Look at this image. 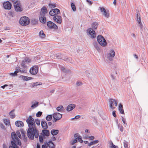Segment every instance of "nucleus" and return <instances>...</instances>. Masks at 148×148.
<instances>
[{
  "mask_svg": "<svg viewBox=\"0 0 148 148\" xmlns=\"http://www.w3.org/2000/svg\"><path fill=\"white\" fill-rule=\"evenodd\" d=\"M111 144H112V145L110 147L111 148H118L117 146H116L114 145H113L112 143Z\"/></svg>",
  "mask_w": 148,
  "mask_h": 148,
  "instance_id": "nucleus-45",
  "label": "nucleus"
},
{
  "mask_svg": "<svg viewBox=\"0 0 148 148\" xmlns=\"http://www.w3.org/2000/svg\"><path fill=\"white\" fill-rule=\"evenodd\" d=\"M35 121V123H36L38 126H39L40 125V121L38 119H36Z\"/></svg>",
  "mask_w": 148,
  "mask_h": 148,
  "instance_id": "nucleus-37",
  "label": "nucleus"
},
{
  "mask_svg": "<svg viewBox=\"0 0 148 148\" xmlns=\"http://www.w3.org/2000/svg\"><path fill=\"white\" fill-rule=\"evenodd\" d=\"M52 125V123L51 122H49L48 123V125L49 126H50Z\"/></svg>",
  "mask_w": 148,
  "mask_h": 148,
  "instance_id": "nucleus-55",
  "label": "nucleus"
},
{
  "mask_svg": "<svg viewBox=\"0 0 148 148\" xmlns=\"http://www.w3.org/2000/svg\"><path fill=\"white\" fill-rule=\"evenodd\" d=\"M113 3L114 5H116V0H114Z\"/></svg>",
  "mask_w": 148,
  "mask_h": 148,
  "instance_id": "nucleus-57",
  "label": "nucleus"
},
{
  "mask_svg": "<svg viewBox=\"0 0 148 148\" xmlns=\"http://www.w3.org/2000/svg\"><path fill=\"white\" fill-rule=\"evenodd\" d=\"M4 123L6 125H10V123L9 121L6 119H3Z\"/></svg>",
  "mask_w": 148,
  "mask_h": 148,
  "instance_id": "nucleus-30",
  "label": "nucleus"
},
{
  "mask_svg": "<svg viewBox=\"0 0 148 148\" xmlns=\"http://www.w3.org/2000/svg\"><path fill=\"white\" fill-rule=\"evenodd\" d=\"M31 62V59L29 58L26 57L22 61L21 63V66L23 68H27V64H29Z\"/></svg>",
  "mask_w": 148,
  "mask_h": 148,
  "instance_id": "nucleus-7",
  "label": "nucleus"
},
{
  "mask_svg": "<svg viewBox=\"0 0 148 148\" xmlns=\"http://www.w3.org/2000/svg\"><path fill=\"white\" fill-rule=\"evenodd\" d=\"M138 23L139 24L140 27V29L141 30H143V29L144 28L143 27V25L141 23V22H140V23Z\"/></svg>",
  "mask_w": 148,
  "mask_h": 148,
  "instance_id": "nucleus-39",
  "label": "nucleus"
},
{
  "mask_svg": "<svg viewBox=\"0 0 148 148\" xmlns=\"http://www.w3.org/2000/svg\"><path fill=\"white\" fill-rule=\"evenodd\" d=\"M8 86V85L7 84H5L3 86H1V88H3V89H4V88L6 87V86Z\"/></svg>",
  "mask_w": 148,
  "mask_h": 148,
  "instance_id": "nucleus-52",
  "label": "nucleus"
},
{
  "mask_svg": "<svg viewBox=\"0 0 148 148\" xmlns=\"http://www.w3.org/2000/svg\"><path fill=\"white\" fill-rule=\"evenodd\" d=\"M44 143L47 144L49 148H55V145L52 141H50L48 143L45 142Z\"/></svg>",
  "mask_w": 148,
  "mask_h": 148,
  "instance_id": "nucleus-19",
  "label": "nucleus"
},
{
  "mask_svg": "<svg viewBox=\"0 0 148 148\" xmlns=\"http://www.w3.org/2000/svg\"><path fill=\"white\" fill-rule=\"evenodd\" d=\"M118 109L121 114H125L124 110L123 109V106L121 103L119 104Z\"/></svg>",
  "mask_w": 148,
  "mask_h": 148,
  "instance_id": "nucleus-22",
  "label": "nucleus"
},
{
  "mask_svg": "<svg viewBox=\"0 0 148 148\" xmlns=\"http://www.w3.org/2000/svg\"><path fill=\"white\" fill-rule=\"evenodd\" d=\"M82 84V83L81 82H77V84L78 86L81 85Z\"/></svg>",
  "mask_w": 148,
  "mask_h": 148,
  "instance_id": "nucleus-49",
  "label": "nucleus"
},
{
  "mask_svg": "<svg viewBox=\"0 0 148 148\" xmlns=\"http://www.w3.org/2000/svg\"><path fill=\"white\" fill-rule=\"evenodd\" d=\"M80 117V115H77L74 118L75 119H78Z\"/></svg>",
  "mask_w": 148,
  "mask_h": 148,
  "instance_id": "nucleus-53",
  "label": "nucleus"
},
{
  "mask_svg": "<svg viewBox=\"0 0 148 148\" xmlns=\"http://www.w3.org/2000/svg\"><path fill=\"white\" fill-rule=\"evenodd\" d=\"M42 112L39 111L36 114V116L38 117H40L42 115Z\"/></svg>",
  "mask_w": 148,
  "mask_h": 148,
  "instance_id": "nucleus-40",
  "label": "nucleus"
},
{
  "mask_svg": "<svg viewBox=\"0 0 148 148\" xmlns=\"http://www.w3.org/2000/svg\"><path fill=\"white\" fill-rule=\"evenodd\" d=\"M37 148H40V145L38 144L37 145Z\"/></svg>",
  "mask_w": 148,
  "mask_h": 148,
  "instance_id": "nucleus-59",
  "label": "nucleus"
},
{
  "mask_svg": "<svg viewBox=\"0 0 148 148\" xmlns=\"http://www.w3.org/2000/svg\"><path fill=\"white\" fill-rule=\"evenodd\" d=\"M38 68L37 65H36L31 67L29 70V72L32 75H35L38 73Z\"/></svg>",
  "mask_w": 148,
  "mask_h": 148,
  "instance_id": "nucleus-8",
  "label": "nucleus"
},
{
  "mask_svg": "<svg viewBox=\"0 0 148 148\" xmlns=\"http://www.w3.org/2000/svg\"><path fill=\"white\" fill-rule=\"evenodd\" d=\"M4 8L5 9L10 10L11 8L12 5L8 1H6L3 3Z\"/></svg>",
  "mask_w": 148,
  "mask_h": 148,
  "instance_id": "nucleus-14",
  "label": "nucleus"
},
{
  "mask_svg": "<svg viewBox=\"0 0 148 148\" xmlns=\"http://www.w3.org/2000/svg\"><path fill=\"white\" fill-rule=\"evenodd\" d=\"M109 106L112 110L114 109L117 106L118 102L117 100L110 98L109 100Z\"/></svg>",
  "mask_w": 148,
  "mask_h": 148,
  "instance_id": "nucleus-6",
  "label": "nucleus"
},
{
  "mask_svg": "<svg viewBox=\"0 0 148 148\" xmlns=\"http://www.w3.org/2000/svg\"><path fill=\"white\" fill-rule=\"evenodd\" d=\"M121 120L123 122V123L125 124L126 123L125 119L123 117H121Z\"/></svg>",
  "mask_w": 148,
  "mask_h": 148,
  "instance_id": "nucleus-46",
  "label": "nucleus"
},
{
  "mask_svg": "<svg viewBox=\"0 0 148 148\" xmlns=\"http://www.w3.org/2000/svg\"><path fill=\"white\" fill-rule=\"evenodd\" d=\"M47 26L49 28L56 29L58 28V27L54 23L51 21H49L47 23Z\"/></svg>",
  "mask_w": 148,
  "mask_h": 148,
  "instance_id": "nucleus-12",
  "label": "nucleus"
},
{
  "mask_svg": "<svg viewBox=\"0 0 148 148\" xmlns=\"http://www.w3.org/2000/svg\"><path fill=\"white\" fill-rule=\"evenodd\" d=\"M29 128L27 132V135L29 138L33 139L34 136L38 138L39 136L38 131L36 126L35 121L31 116H30L26 120Z\"/></svg>",
  "mask_w": 148,
  "mask_h": 148,
  "instance_id": "nucleus-1",
  "label": "nucleus"
},
{
  "mask_svg": "<svg viewBox=\"0 0 148 148\" xmlns=\"http://www.w3.org/2000/svg\"><path fill=\"white\" fill-rule=\"evenodd\" d=\"M71 6L73 11H75L76 10V8L74 3H72L71 4Z\"/></svg>",
  "mask_w": 148,
  "mask_h": 148,
  "instance_id": "nucleus-33",
  "label": "nucleus"
},
{
  "mask_svg": "<svg viewBox=\"0 0 148 148\" xmlns=\"http://www.w3.org/2000/svg\"><path fill=\"white\" fill-rule=\"evenodd\" d=\"M53 19L55 22L59 24H60L62 22V18L60 16L56 15L53 18Z\"/></svg>",
  "mask_w": 148,
  "mask_h": 148,
  "instance_id": "nucleus-15",
  "label": "nucleus"
},
{
  "mask_svg": "<svg viewBox=\"0 0 148 148\" xmlns=\"http://www.w3.org/2000/svg\"><path fill=\"white\" fill-rule=\"evenodd\" d=\"M98 25V23L96 22H93L92 25V27L94 29H96Z\"/></svg>",
  "mask_w": 148,
  "mask_h": 148,
  "instance_id": "nucleus-28",
  "label": "nucleus"
},
{
  "mask_svg": "<svg viewBox=\"0 0 148 148\" xmlns=\"http://www.w3.org/2000/svg\"><path fill=\"white\" fill-rule=\"evenodd\" d=\"M49 7L51 8H53L56 7L55 3H49Z\"/></svg>",
  "mask_w": 148,
  "mask_h": 148,
  "instance_id": "nucleus-36",
  "label": "nucleus"
},
{
  "mask_svg": "<svg viewBox=\"0 0 148 148\" xmlns=\"http://www.w3.org/2000/svg\"><path fill=\"white\" fill-rule=\"evenodd\" d=\"M74 137L75 138L72 142V143H71L72 145H73L74 144L77 142V139L80 143H83V140L82 139V138L79 134H75L74 135Z\"/></svg>",
  "mask_w": 148,
  "mask_h": 148,
  "instance_id": "nucleus-9",
  "label": "nucleus"
},
{
  "mask_svg": "<svg viewBox=\"0 0 148 148\" xmlns=\"http://www.w3.org/2000/svg\"><path fill=\"white\" fill-rule=\"evenodd\" d=\"M62 115L58 112L54 113L53 114V116L54 119L53 122H56L57 121L60 119L62 117Z\"/></svg>",
  "mask_w": 148,
  "mask_h": 148,
  "instance_id": "nucleus-10",
  "label": "nucleus"
},
{
  "mask_svg": "<svg viewBox=\"0 0 148 148\" xmlns=\"http://www.w3.org/2000/svg\"><path fill=\"white\" fill-rule=\"evenodd\" d=\"M138 14H137V21L138 23H140L141 22V17L140 16H139L138 17Z\"/></svg>",
  "mask_w": 148,
  "mask_h": 148,
  "instance_id": "nucleus-41",
  "label": "nucleus"
},
{
  "mask_svg": "<svg viewBox=\"0 0 148 148\" xmlns=\"http://www.w3.org/2000/svg\"><path fill=\"white\" fill-rule=\"evenodd\" d=\"M14 111V110H12L11 112H10L9 113V115H10V117L11 118L13 119L14 118L15 116V114L13 113Z\"/></svg>",
  "mask_w": 148,
  "mask_h": 148,
  "instance_id": "nucleus-32",
  "label": "nucleus"
},
{
  "mask_svg": "<svg viewBox=\"0 0 148 148\" xmlns=\"http://www.w3.org/2000/svg\"><path fill=\"white\" fill-rule=\"evenodd\" d=\"M39 19L40 22L42 23H45L46 22V19L45 16L40 15Z\"/></svg>",
  "mask_w": 148,
  "mask_h": 148,
  "instance_id": "nucleus-18",
  "label": "nucleus"
},
{
  "mask_svg": "<svg viewBox=\"0 0 148 148\" xmlns=\"http://www.w3.org/2000/svg\"><path fill=\"white\" fill-rule=\"evenodd\" d=\"M22 78L26 81H27L29 80H30L31 79V77H29L27 76H23Z\"/></svg>",
  "mask_w": 148,
  "mask_h": 148,
  "instance_id": "nucleus-35",
  "label": "nucleus"
},
{
  "mask_svg": "<svg viewBox=\"0 0 148 148\" xmlns=\"http://www.w3.org/2000/svg\"><path fill=\"white\" fill-rule=\"evenodd\" d=\"M15 124L17 127H22L24 125L23 123L19 121H16L15 122Z\"/></svg>",
  "mask_w": 148,
  "mask_h": 148,
  "instance_id": "nucleus-20",
  "label": "nucleus"
},
{
  "mask_svg": "<svg viewBox=\"0 0 148 148\" xmlns=\"http://www.w3.org/2000/svg\"><path fill=\"white\" fill-rule=\"evenodd\" d=\"M47 144H45L44 145H42V148H47Z\"/></svg>",
  "mask_w": 148,
  "mask_h": 148,
  "instance_id": "nucleus-50",
  "label": "nucleus"
},
{
  "mask_svg": "<svg viewBox=\"0 0 148 148\" xmlns=\"http://www.w3.org/2000/svg\"><path fill=\"white\" fill-rule=\"evenodd\" d=\"M56 109L58 111L62 112L64 111V108L61 105L58 106Z\"/></svg>",
  "mask_w": 148,
  "mask_h": 148,
  "instance_id": "nucleus-26",
  "label": "nucleus"
},
{
  "mask_svg": "<svg viewBox=\"0 0 148 148\" xmlns=\"http://www.w3.org/2000/svg\"><path fill=\"white\" fill-rule=\"evenodd\" d=\"M36 104H33L32 106H31V107L32 108H35L36 107V104H37L38 103V102H37V103H36Z\"/></svg>",
  "mask_w": 148,
  "mask_h": 148,
  "instance_id": "nucleus-51",
  "label": "nucleus"
},
{
  "mask_svg": "<svg viewBox=\"0 0 148 148\" xmlns=\"http://www.w3.org/2000/svg\"><path fill=\"white\" fill-rule=\"evenodd\" d=\"M15 10L17 12H21L23 11V8L20 2L16 1L14 3Z\"/></svg>",
  "mask_w": 148,
  "mask_h": 148,
  "instance_id": "nucleus-5",
  "label": "nucleus"
},
{
  "mask_svg": "<svg viewBox=\"0 0 148 148\" xmlns=\"http://www.w3.org/2000/svg\"><path fill=\"white\" fill-rule=\"evenodd\" d=\"M86 138H89L90 140H92L94 139V137L93 136H88L86 137Z\"/></svg>",
  "mask_w": 148,
  "mask_h": 148,
  "instance_id": "nucleus-43",
  "label": "nucleus"
},
{
  "mask_svg": "<svg viewBox=\"0 0 148 148\" xmlns=\"http://www.w3.org/2000/svg\"><path fill=\"white\" fill-rule=\"evenodd\" d=\"M100 11L103 15L106 18H108L110 16V14L108 10H106V9L103 7H99Z\"/></svg>",
  "mask_w": 148,
  "mask_h": 148,
  "instance_id": "nucleus-11",
  "label": "nucleus"
},
{
  "mask_svg": "<svg viewBox=\"0 0 148 148\" xmlns=\"http://www.w3.org/2000/svg\"><path fill=\"white\" fill-rule=\"evenodd\" d=\"M60 13V10L57 9L55 8L51 10L49 12V14L52 16H54L59 14Z\"/></svg>",
  "mask_w": 148,
  "mask_h": 148,
  "instance_id": "nucleus-13",
  "label": "nucleus"
},
{
  "mask_svg": "<svg viewBox=\"0 0 148 148\" xmlns=\"http://www.w3.org/2000/svg\"><path fill=\"white\" fill-rule=\"evenodd\" d=\"M88 31L92 38H94L96 37V36L95 32L92 29L89 28L88 30Z\"/></svg>",
  "mask_w": 148,
  "mask_h": 148,
  "instance_id": "nucleus-16",
  "label": "nucleus"
},
{
  "mask_svg": "<svg viewBox=\"0 0 148 148\" xmlns=\"http://www.w3.org/2000/svg\"><path fill=\"white\" fill-rule=\"evenodd\" d=\"M18 72V71H16L14 73H12L11 74V75L13 76H16L17 75V73Z\"/></svg>",
  "mask_w": 148,
  "mask_h": 148,
  "instance_id": "nucleus-44",
  "label": "nucleus"
},
{
  "mask_svg": "<svg viewBox=\"0 0 148 148\" xmlns=\"http://www.w3.org/2000/svg\"><path fill=\"white\" fill-rule=\"evenodd\" d=\"M84 143L85 144H88V141H84Z\"/></svg>",
  "mask_w": 148,
  "mask_h": 148,
  "instance_id": "nucleus-60",
  "label": "nucleus"
},
{
  "mask_svg": "<svg viewBox=\"0 0 148 148\" xmlns=\"http://www.w3.org/2000/svg\"><path fill=\"white\" fill-rule=\"evenodd\" d=\"M41 125L42 127L44 129H47L48 128V126L47 123L44 121H42L41 122Z\"/></svg>",
  "mask_w": 148,
  "mask_h": 148,
  "instance_id": "nucleus-24",
  "label": "nucleus"
},
{
  "mask_svg": "<svg viewBox=\"0 0 148 148\" xmlns=\"http://www.w3.org/2000/svg\"><path fill=\"white\" fill-rule=\"evenodd\" d=\"M86 1L90 5H91L92 3V2L90 0H86Z\"/></svg>",
  "mask_w": 148,
  "mask_h": 148,
  "instance_id": "nucleus-48",
  "label": "nucleus"
},
{
  "mask_svg": "<svg viewBox=\"0 0 148 148\" xmlns=\"http://www.w3.org/2000/svg\"><path fill=\"white\" fill-rule=\"evenodd\" d=\"M11 136L12 140L11 141L12 145L10 146L9 148H18L16 144L20 146L21 145V143L19 139L21 138L20 132L18 131H16V133L12 132L11 133Z\"/></svg>",
  "mask_w": 148,
  "mask_h": 148,
  "instance_id": "nucleus-2",
  "label": "nucleus"
},
{
  "mask_svg": "<svg viewBox=\"0 0 148 148\" xmlns=\"http://www.w3.org/2000/svg\"><path fill=\"white\" fill-rule=\"evenodd\" d=\"M39 35L42 38H44L45 36V35L44 34L42 30H41L40 32Z\"/></svg>",
  "mask_w": 148,
  "mask_h": 148,
  "instance_id": "nucleus-29",
  "label": "nucleus"
},
{
  "mask_svg": "<svg viewBox=\"0 0 148 148\" xmlns=\"http://www.w3.org/2000/svg\"><path fill=\"white\" fill-rule=\"evenodd\" d=\"M52 117L51 115H48L46 117V119L48 121H50L52 119Z\"/></svg>",
  "mask_w": 148,
  "mask_h": 148,
  "instance_id": "nucleus-34",
  "label": "nucleus"
},
{
  "mask_svg": "<svg viewBox=\"0 0 148 148\" xmlns=\"http://www.w3.org/2000/svg\"><path fill=\"white\" fill-rule=\"evenodd\" d=\"M0 125L2 128H3L2 127H4V126L3 125L2 123L0 124Z\"/></svg>",
  "mask_w": 148,
  "mask_h": 148,
  "instance_id": "nucleus-61",
  "label": "nucleus"
},
{
  "mask_svg": "<svg viewBox=\"0 0 148 148\" xmlns=\"http://www.w3.org/2000/svg\"><path fill=\"white\" fill-rule=\"evenodd\" d=\"M124 146L125 148H129L128 145L126 141H124Z\"/></svg>",
  "mask_w": 148,
  "mask_h": 148,
  "instance_id": "nucleus-38",
  "label": "nucleus"
},
{
  "mask_svg": "<svg viewBox=\"0 0 148 148\" xmlns=\"http://www.w3.org/2000/svg\"><path fill=\"white\" fill-rule=\"evenodd\" d=\"M39 139L41 143H43V136H39Z\"/></svg>",
  "mask_w": 148,
  "mask_h": 148,
  "instance_id": "nucleus-42",
  "label": "nucleus"
},
{
  "mask_svg": "<svg viewBox=\"0 0 148 148\" xmlns=\"http://www.w3.org/2000/svg\"><path fill=\"white\" fill-rule=\"evenodd\" d=\"M11 1H12V2H14V1L16 0H10Z\"/></svg>",
  "mask_w": 148,
  "mask_h": 148,
  "instance_id": "nucleus-63",
  "label": "nucleus"
},
{
  "mask_svg": "<svg viewBox=\"0 0 148 148\" xmlns=\"http://www.w3.org/2000/svg\"><path fill=\"white\" fill-rule=\"evenodd\" d=\"M108 55H109L110 57L112 58H113L115 55V52L114 51L112 50L110 51V52L109 53Z\"/></svg>",
  "mask_w": 148,
  "mask_h": 148,
  "instance_id": "nucleus-27",
  "label": "nucleus"
},
{
  "mask_svg": "<svg viewBox=\"0 0 148 148\" xmlns=\"http://www.w3.org/2000/svg\"><path fill=\"white\" fill-rule=\"evenodd\" d=\"M97 40L99 44L102 46L105 47L107 45V42L104 38L101 35L97 37Z\"/></svg>",
  "mask_w": 148,
  "mask_h": 148,
  "instance_id": "nucleus-4",
  "label": "nucleus"
},
{
  "mask_svg": "<svg viewBox=\"0 0 148 148\" xmlns=\"http://www.w3.org/2000/svg\"><path fill=\"white\" fill-rule=\"evenodd\" d=\"M99 142V140H97L94 141H92V142L88 144V145L89 146H90L92 145H95V144Z\"/></svg>",
  "mask_w": 148,
  "mask_h": 148,
  "instance_id": "nucleus-31",
  "label": "nucleus"
},
{
  "mask_svg": "<svg viewBox=\"0 0 148 148\" xmlns=\"http://www.w3.org/2000/svg\"><path fill=\"white\" fill-rule=\"evenodd\" d=\"M47 13V8L45 7H43L41 9L40 15L45 16Z\"/></svg>",
  "mask_w": 148,
  "mask_h": 148,
  "instance_id": "nucleus-17",
  "label": "nucleus"
},
{
  "mask_svg": "<svg viewBox=\"0 0 148 148\" xmlns=\"http://www.w3.org/2000/svg\"><path fill=\"white\" fill-rule=\"evenodd\" d=\"M30 22V19L28 17L24 16L20 18L19 23L22 25L26 26Z\"/></svg>",
  "mask_w": 148,
  "mask_h": 148,
  "instance_id": "nucleus-3",
  "label": "nucleus"
},
{
  "mask_svg": "<svg viewBox=\"0 0 148 148\" xmlns=\"http://www.w3.org/2000/svg\"><path fill=\"white\" fill-rule=\"evenodd\" d=\"M112 115L114 117H116V111H115L114 110L112 112Z\"/></svg>",
  "mask_w": 148,
  "mask_h": 148,
  "instance_id": "nucleus-47",
  "label": "nucleus"
},
{
  "mask_svg": "<svg viewBox=\"0 0 148 148\" xmlns=\"http://www.w3.org/2000/svg\"><path fill=\"white\" fill-rule=\"evenodd\" d=\"M134 56L136 59H137L138 58V56H137L136 55L134 54Z\"/></svg>",
  "mask_w": 148,
  "mask_h": 148,
  "instance_id": "nucleus-58",
  "label": "nucleus"
},
{
  "mask_svg": "<svg viewBox=\"0 0 148 148\" xmlns=\"http://www.w3.org/2000/svg\"><path fill=\"white\" fill-rule=\"evenodd\" d=\"M75 105L74 104H70L67 106L66 110L68 111H70L75 108Z\"/></svg>",
  "mask_w": 148,
  "mask_h": 148,
  "instance_id": "nucleus-21",
  "label": "nucleus"
},
{
  "mask_svg": "<svg viewBox=\"0 0 148 148\" xmlns=\"http://www.w3.org/2000/svg\"><path fill=\"white\" fill-rule=\"evenodd\" d=\"M120 131H121V132H123V127L122 126L120 128Z\"/></svg>",
  "mask_w": 148,
  "mask_h": 148,
  "instance_id": "nucleus-54",
  "label": "nucleus"
},
{
  "mask_svg": "<svg viewBox=\"0 0 148 148\" xmlns=\"http://www.w3.org/2000/svg\"><path fill=\"white\" fill-rule=\"evenodd\" d=\"M54 90H51V91L50 92L51 93H53V92H54Z\"/></svg>",
  "mask_w": 148,
  "mask_h": 148,
  "instance_id": "nucleus-62",
  "label": "nucleus"
},
{
  "mask_svg": "<svg viewBox=\"0 0 148 148\" xmlns=\"http://www.w3.org/2000/svg\"><path fill=\"white\" fill-rule=\"evenodd\" d=\"M59 132V131L58 130L53 129L51 130V133L52 135L54 136L58 134Z\"/></svg>",
  "mask_w": 148,
  "mask_h": 148,
  "instance_id": "nucleus-25",
  "label": "nucleus"
},
{
  "mask_svg": "<svg viewBox=\"0 0 148 148\" xmlns=\"http://www.w3.org/2000/svg\"><path fill=\"white\" fill-rule=\"evenodd\" d=\"M42 132L43 133V135L44 136H48L49 135V132L46 129L45 130H42Z\"/></svg>",
  "mask_w": 148,
  "mask_h": 148,
  "instance_id": "nucleus-23",
  "label": "nucleus"
},
{
  "mask_svg": "<svg viewBox=\"0 0 148 148\" xmlns=\"http://www.w3.org/2000/svg\"><path fill=\"white\" fill-rule=\"evenodd\" d=\"M85 132L86 133H89V131L88 130L86 129L85 130Z\"/></svg>",
  "mask_w": 148,
  "mask_h": 148,
  "instance_id": "nucleus-56",
  "label": "nucleus"
},
{
  "mask_svg": "<svg viewBox=\"0 0 148 148\" xmlns=\"http://www.w3.org/2000/svg\"><path fill=\"white\" fill-rule=\"evenodd\" d=\"M7 58H9V55H7Z\"/></svg>",
  "mask_w": 148,
  "mask_h": 148,
  "instance_id": "nucleus-64",
  "label": "nucleus"
}]
</instances>
